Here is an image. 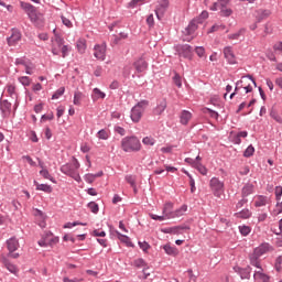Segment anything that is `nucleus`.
<instances>
[{"instance_id":"f704fd0d","label":"nucleus","mask_w":282,"mask_h":282,"mask_svg":"<svg viewBox=\"0 0 282 282\" xmlns=\"http://www.w3.org/2000/svg\"><path fill=\"white\" fill-rule=\"evenodd\" d=\"M132 265L134 268L143 269V272H145V270H147V262L142 258H138V259L133 260Z\"/></svg>"},{"instance_id":"dca6fc26","label":"nucleus","mask_w":282,"mask_h":282,"mask_svg":"<svg viewBox=\"0 0 282 282\" xmlns=\"http://www.w3.org/2000/svg\"><path fill=\"white\" fill-rule=\"evenodd\" d=\"M166 10H169V0H159V6L155 9L156 18L162 19Z\"/></svg>"},{"instance_id":"4d7b16f0","label":"nucleus","mask_w":282,"mask_h":282,"mask_svg":"<svg viewBox=\"0 0 282 282\" xmlns=\"http://www.w3.org/2000/svg\"><path fill=\"white\" fill-rule=\"evenodd\" d=\"M62 23L66 28H73L74 24L72 23V20H69V17L62 15Z\"/></svg>"},{"instance_id":"09e8293b","label":"nucleus","mask_w":282,"mask_h":282,"mask_svg":"<svg viewBox=\"0 0 282 282\" xmlns=\"http://www.w3.org/2000/svg\"><path fill=\"white\" fill-rule=\"evenodd\" d=\"M252 155H254V147L249 145L245 152H243V156L245 158H252Z\"/></svg>"},{"instance_id":"412c9836","label":"nucleus","mask_w":282,"mask_h":282,"mask_svg":"<svg viewBox=\"0 0 282 282\" xmlns=\"http://www.w3.org/2000/svg\"><path fill=\"white\" fill-rule=\"evenodd\" d=\"M163 250L165 254H169L170 257H177V254H180V250L176 247L171 246V243L164 245Z\"/></svg>"},{"instance_id":"052dcab7","label":"nucleus","mask_w":282,"mask_h":282,"mask_svg":"<svg viewBox=\"0 0 282 282\" xmlns=\"http://www.w3.org/2000/svg\"><path fill=\"white\" fill-rule=\"evenodd\" d=\"M74 226H87V223H67L64 225V228H74Z\"/></svg>"},{"instance_id":"a19ab883","label":"nucleus","mask_w":282,"mask_h":282,"mask_svg":"<svg viewBox=\"0 0 282 282\" xmlns=\"http://www.w3.org/2000/svg\"><path fill=\"white\" fill-rule=\"evenodd\" d=\"M40 175H42L44 180H50V182H53V184H56V181L54 180V177H52V174H50V171H47V169L41 170Z\"/></svg>"},{"instance_id":"774afa93","label":"nucleus","mask_w":282,"mask_h":282,"mask_svg":"<svg viewBox=\"0 0 282 282\" xmlns=\"http://www.w3.org/2000/svg\"><path fill=\"white\" fill-rule=\"evenodd\" d=\"M281 213H282V202L280 200L276 203L274 215H281Z\"/></svg>"},{"instance_id":"4c0bfd02","label":"nucleus","mask_w":282,"mask_h":282,"mask_svg":"<svg viewBox=\"0 0 282 282\" xmlns=\"http://www.w3.org/2000/svg\"><path fill=\"white\" fill-rule=\"evenodd\" d=\"M187 210H188V206L186 205L181 206L178 209L174 212L173 219H175V217L184 216V213H186Z\"/></svg>"},{"instance_id":"0e129e2a","label":"nucleus","mask_w":282,"mask_h":282,"mask_svg":"<svg viewBox=\"0 0 282 282\" xmlns=\"http://www.w3.org/2000/svg\"><path fill=\"white\" fill-rule=\"evenodd\" d=\"M281 195H282V186L275 187V199L276 202H281Z\"/></svg>"},{"instance_id":"9d476101","label":"nucleus","mask_w":282,"mask_h":282,"mask_svg":"<svg viewBox=\"0 0 282 282\" xmlns=\"http://www.w3.org/2000/svg\"><path fill=\"white\" fill-rule=\"evenodd\" d=\"M56 243H58V237H56L50 232H47L39 241V246H41V248H47V246H50L52 248V246H56Z\"/></svg>"},{"instance_id":"c9c22d12","label":"nucleus","mask_w":282,"mask_h":282,"mask_svg":"<svg viewBox=\"0 0 282 282\" xmlns=\"http://www.w3.org/2000/svg\"><path fill=\"white\" fill-rule=\"evenodd\" d=\"M77 50L79 54H85V50H87V40L86 39H79L77 41Z\"/></svg>"},{"instance_id":"bf43d9fd","label":"nucleus","mask_w":282,"mask_h":282,"mask_svg":"<svg viewBox=\"0 0 282 282\" xmlns=\"http://www.w3.org/2000/svg\"><path fill=\"white\" fill-rule=\"evenodd\" d=\"M195 53L197 54V56H199V58H203V56L206 55V48H204V46H197L195 48Z\"/></svg>"},{"instance_id":"f8f14e48","label":"nucleus","mask_w":282,"mask_h":282,"mask_svg":"<svg viewBox=\"0 0 282 282\" xmlns=\"http://www.w3.org/2000/svg\"><path fill=\"white\" fill-rule=\"evenodd\" d=\"M176 52H178L180 56H183V58H193V47L188 44L178 45L176 46Z\"/></svg>"},{"instance_id":"69168bd1","label":"nucleus","mask_w":282,"mask_h":282,"mask_svg":"<svg viewBox=\"0 0 282 282\" xmlns=\"http://www.w3.org/2000/svg\"><path fill=\"white\" fill-rule=\"evenodd\" d=\"M115 132L118 133L119 135H126L127 134V130H124V128H122L120 126L115 127Z\"/></svg>"},{"instance_id":"b1692460","label":"nucleus","mask_w":282,"mask_h":282,"mask_svg":"<svg viewBox=\"0 0 282 282\" xmlns=\"http://www.w3.org/2000/svg\"><path fill=\"white\" fill-rule=\"evenodd\" d=\"M166 111V99L161 100L158 106L154 108V116H162Z\"/></svg>"},{"instance_id":"2f4dec72","label":"nucleus","mask_w":282,"mask_h":282,"mask_svg":"<svg viewBox=\"0 0 282 282\" xmlns=\"http://www.w3.org/2000/svg\"><path fill=\"white\" fill-rule=\"evenodd\" d=\"M34 186H36V191H42L43 193H52L53 191L52 185L40 184L36 181H34Z\"/></svg>"},{"instance_id":"a211bd4d","label":"nucleus","mask_w":282,"mask_h":282,"mask_svg":"<svg viewBox=\"0 0 282 282\" xmlns=\"http://www.w3.org/2000/svg\"><path fill=\"white\" fill-rule=\"evenodd\" d=\"M258 271L254 272L253 279L256 281L270 282V276L263 273V269L261 268V263H259Z\"/></svg>"},{"instance_id":"49530a36","label":"nucleus","mask_w":282,"mask_h":282,"mask_svg":"<svg viewBox=\"0 0 282 282\" xmlns=\"http://www.w3.org/2000/svg\"><path fill=\"white\" fill-rule=\"evenodd\" d=\"M59 52L62 53V57L65 58L72 52V46L63 44Z\"/></svg>"},{"instance_id":"de8ad7c7","label":"nucleus","mask_w":282,"mask_h":282,"mask_svg":"<svg viewBox=\"0 0 282 282\" xmlns=\"http://www.w3.org/2000/svg\"><path fill=\"white\" fill-rule=\"evenodd\" d=\"M208 19V11H203L198 18L194 19V21H197V23H204Z\"/></svg>"},{"instance_id":"aec40b11","label":"nucleus","mask_w":282,"mask_h":282,"mask_svg":"<svg viewBox=\"0 0 282 282\" xmlns=\"http://www.w3.org/2000/svg\"><path fill=\"white\" fill-rule=\"evenodd\" d=\"M19 240L17 239V237H12L9 240H7V248L9 250V252H17V250H19Z\"/></svg>"},{"instance_id":"338daca9","label":"nucleus","mask_w":282,"mask_h":282,"mask_svg":"<svg viewBox=\"0 0 282 282\" xmlns=\"http://www.w3.org/2000/svg\"><path fill=\"white\" fill-rule=\"evenodd\" d=\"M273 50L275 54H282V42H278L274 44Z\"/></svg>"},{"instance_id":"6ab92c4d","label":"nucleus","mask_w":282,"mask_h":282,"mask_svg":"<svg viewBox=\"0 0 282 282\" xmlns=\"http://www.w3.org/2000/svg\"><path fill=\"white\" fill-rule=\"evenodd\" d=\"M34 217H36L40 228H45V226H47V224L45 223L47 216L41 209H34Z\"/></svg>"},{"instance_id":"bb28decb","label":"nucleus","mask_w":282,"mask_h":282,"mask_svg":"<svg viewBox=\"0 0 282 282\" xmlns=\"http://www.w3.org/2000/svg\"><path fill=\"white\" fill-rule=\"evenodd\" d=\"M197 20L191 22L188 26L185 29L184 34H186L187 36H192V34H195V32L197 31Z\"/></svg>"},{"instance_id":"ddd939ff","label":"nucleus","mask_w":282,"mask_h":282,"mask_svg":"<svg viewBox=\"0 0 282 282\" xmlns=\"http://www.w3.org/2000/svg\"><path fill=\"white\" fill-rule=\"evenodd\" d=\"M94 56L98 61H105L107 56V44H97L94 47Z\"/></svg>"},{"instance_id":"39448f33","label":"nucleus","mask_w":282,"mask_h":282,"mask_svg":"<svg viewBox=\"0 0 282 282\" xmlns=\"http://www.w3.org/2000/svg\"><path fill=\"white\" fill-rule=\"evenodd\" d=\"M173 203H165L162 210V216H158L155 214H149L154 221H166V219H173Z\"/></svg>"},{"instance_id":"5fc2aeb1","label":"nucleus","mask_w":282,"mask_h":282,"mask_svg":"<svg viewBox=\"0 0 282 282\" xmlns=\"http://www.w3.org/2000/svg\"><path fill=\"white\" fill-rule=\"evenodd\" d=\"M143 144H145L147 147H153V144H155V140L152 137H145L142 140Z\"/></svg>"},{"instance_id":"7ed1b4c3","label":"nucleus","mask_w":282,"mask_h":282,"mask_svg":"<svg viewBox=\"0 0 282 282\" xmlns=\"http://www.w3.org/2000/svg\"><path fill=\"white\" fill-rule=\"evenodd\" d=\"M22 10L28 14L29 19H31L32 23H39L43 21V14L36 10V8L28 2H20Z\"/></svg>"},{"instance_id":"f03ea898","label":"nucleus","mask_w":282,"mask_h":282,"mask_svg":"<svg viewBox=\"0 0 282 282\" xmlns=\"http://www.w3.org/2000/svg\"><path fill=\"white\" fill-rule=\"evenodd\" d=\"M78 169H80V163H78V160L74 159L72 163L62 165L61 172L64 173V175L73 177L75 182H80V174H78Z\"/></svg>"},{"instance_id":"13d9d810","label":"nucleus","mask_w":282,"mask_h":282,"mask_svg":"<svg viewBox=\"0 0 282 282\" xmlns=\"http://www.w3.org/2000/svg\"><path fill=\"white\" fill-rule=\"evenodd\" d=\"M63 94H65V87H61L59 89H57L55 94L52 96V99L57 100V98H61Z\"/></svg>"},{"instance_id":"4468645a","label":"nucleus","mask_w":282,"mask_h":282,"mask_svg":"<svg viewBox=\"0 0 282 282\" xmlns=\"http://www.w3.org/2000/svg\"><path fill=\"white\" fill-rule=\"evenodd\" d=\"M253 204L256 208H263V206H268L269 204H272V199L268 196L257 195L253 198Z\"/></svg>"},{"instance_id":"ea45409f","label":"nucleus","mask_w":282,"mask_h":282,"mask_svg":"<svg viewBox=\"0 0 282 282\" xmlns=\"http://www.w3.org/2000/svg\"><path fill=\"white\" fill-rule=\"evenodd\" d=\"M12 108V104H10V101L8 100H2L0 102V109L3 113H8V111H10V109Z\"/></svg>"},{"instance_id":"9b49d317","label":"nucleus","mask_w":282,"mask_h":282,"mask_svg":"<svg viewBox=\"0 0 282 282\" xmlns=\"http://www.w3.org/2000/svg\"><path fill=\"white\" fill-rule=\"evenodd\" d=\"M22 34L19 29H12L11 30V35L7 39V43L10 47H14V45H19L21 42Z\"/></svg>"},{"instance_id":"a18cd8bd","label":"nucleus","mask_w":282,"mask_h":282,"mask_svg":"<svg viewBox=\"0 0 282 282\" xmlns=\"http://www.w3.org/2000/svg\"><path fill=\"white\" fill-rule=\"evenodd\" d=\"M19 83H21V85H23L24 87H30L32 79H30V77L28 76H22L19 78Z\"/></svg>"},{"instance_id":"e433bc0d","label":"nucleus","mask_w":282,"mask_h":282,"mask_svg":"<svg viewBox=\"0 0 282 282\" xmlns=\"http://www.w3.org/2000/svg\"><path fill=\"white\" fill-rule=\"evenodd\" d=\"M116 235H117L119 241H121V243H124V245L128 246V247H131V246H132V243H131V238H129V237H127V236L120 234V231H116Z\"/></svg>"},{"instance_id":"6e6552de","label":"nucleus","mask_w":282,"mask_h":282,"mask_svg":"<svg viewBox=\"0 0 282 282\" xmlns=\"http://www.w3.org/2000/svg\"><path fill=\"white\" fill-rule=\"evenodd\" d=\"M209 188L214 197H217L218 199L221 198V195H224V182L217 177H213L209 181Z\"/></svg>"},{"instance_id":"393cba45","label":"nucleus","mask_w":282,"mask_h":282,"mask_svg":"<svg viewBox=\"0 0 282 282\" xmlns=\"http://www.w3.org/2000/svg\"><path fill=\"white\" fill-rule=\"evenodd\" d=\"M83 100H85V94H83V91L76 90L74 93L73 105L80 107V105H83Z\"/></svg>"},{"instance_id":"c03bdc74","label":"nucleus","mask_w":282,"mask_h":282,"mask_svg":"<svg viewBox=\"0 0 282 282\" xmlns=\"http://www.w3.org/2000/svg\"><path fill=\"white\" fill-rule=\"evenodd\" d=\"M97 137L99 138V140H109V132L105 129L99 130Z\"/></svg>"},{"instance_id":"0eeeda50","label":"nucleus","mask_w":282,"mask_h":282,"mask_svg":"<svg viewBox=\"0 0 282 282\" xmlns=\"http://www.w3.org/2000/svg\"><path fill=\"white\" fill-rule=\"evenodd\" d=\"M253 87H257V82L250 76H245L236 83V91L245 89V94H250Z\"/></svg>"},{"instance_id":"603ef678","label":"nucleus","mask_w":282,"mask_h":282,"mask_svg":"<svg viewBox=\"0 0 282 282\" xmlns=\"http://www.w3.org/2000/svg\"><path fill=\"white\" fill-rule=\"evenodd\" d=\"M173 83L176 85V87L182 88V76L180 74L175 73L173 77Z\"/></svg>"},{"instance_id":"58836bf2","label":"nucleus","mask_w":282,"mask_h":282,"mask_svg":"<svg viewBox=\"0 0 282 282\" xmlns=\"http://www.w3.org/2000/svg\"><path fill=\"white\" fill-rule=\"evenodd\" d=\"M194 169H197L200 175H208V169L204 166L200 162L194 163Z\"/></svg>"},{"instance_id":"f257e3e1","label":"nucleus","mask_w":282,"mask_h":282,"mask_svg":"<svg viewBox=\"0 0 282 282\" xmlns=\"http://www.w3.org/2000/svg\"><path fill=\"white\" fill-rule=\"evenodd\" d=\"M121 149L124 153H135L142 149V143L137 137H126L121 140Z\"/></svg>"},{"instance_id":"a878e982","label":"nucleus","mask_w":282,"mask_h":282,"mask_svg":"<svg viewBox=\"0 0 282 282\" xmlns=\"http://www.w3.org/2000/svg\"><path fill=\"white\" fill-rule=\"evenodd\" d=\"M4 268H7V270H9V272H11V274H17V272H19V269L17 268V265L10 263V261H8V259H6V257H2L1 259Z\"/></svg>"},{"instance_id":"423d86ee","label":"nucleus","mask_w":282,"mask_h":282,"mask_svg":"<svg viewBox=\"0 0 282 282\" xmlns=\"http://www.w3.org/2000/svg\"><path fill=\"white\" fill-rule=\"evenodd\" d=\"M147 107H149V101L142 100V101L138 102L131 109L130 118H131L132 122H139L140 120H142V116H143Z\"/></svg>"},{"instance_id":"6e6d98bb","label":"nucleus","mask_w":282,"mask_h":282,"mask_svg":"<svg viewBox=\"0 0 282 282\" xmlns=\"http://www.w3.org/2000/svg\"><path fill=\"white\" fill-rule=\"evenodd\" d=\"M144 0H132L128 3V8H138V6H143Z\"/></svg>"},{"instance_id":"4be33fe9","label":"nucleus","mask_w":282,"mask_h":282,"mask_svg":"<svg viewBox=\"0 0 282 282\" xmlns=\"http://www.w3.org/2000/svg\"><path fill=\"white\" fill-rule=\"evenodd\" d=\"M147 67H149V64L147 63V61H144V58H139L134 62V68L139 72H147Z\"/></svg>"},{"instance_id":"72a5a7b5","label":"nucleus","mask_w":282,"mask_h":282,"mask_svg":"<svg viewBox=\"0 0 282 282\" xmlns=\"http://www.w3.org/2000/svg\"><path fill=\"white\" fill-rule=\"evenodd\" d=\"M235 217L238 219H250V217H252V212H250V209H242L241 212L236 213Z\"/></svg>"},{"instance_id":"79ce46f5","label":"nucleus","mask_w":282,"mask_h":282,"mask_svg":"<svg viewBox=\"0 0 282 282\" xmlns=\"http://www.w3.org/2000/svg\"><path fill=\"white\" fill-rule=\"evenodd\" d=\"M251 230L252 229L250 228V226H246V225L239 226L240 235H242L243 237H248V235H250Z\"/></svg>"},{"instance_id":"5701e85b","label":"nucleus","mask_w":282,"mask_h":282,"mask_svg":"<svg viewBox=\"0 0 282 282\" xmlns=\"http://www.w3.org/2000/svg\"><path fill=\"white\" fill-rule=\"evenodd\" d=\"M193 119V113L188 110H183L180 116V122L181 124H188L191 120Z\"/></svg>"},{"instance_id":"473e14b6","label":"nucleus","mask_w":282,"mask_h":282,"mask_svg":"<svg viewBox=\"0 0 282 282\" xmlns=\"http://www.w3.org/2000/svg\"><path fill=\"white\" fill-rule=\"evenodd\" d=\"M243 34H246V29H240L236 33H231V34L227 35V39L229 41H239V39H241V36H243Z\"/></svg>"},{"instance_id":"cd10ccee","label":"nucleus","mask_w":282,"mask_h":282,"mask_svg":"<svg viewBox=\"0 0 282 282\" xmlns=\"http://www.w3.org/2000/svg\"><path fill=\"white\" fill-rule=\"evenodd\" d=\"M106 94L99 88L93 89L91 98L96 102V100H105Z\"/></svg>"},{"instance_id":"3c124183","label":"nucleus","mask_w":282,"mask_h":282,"mask_svg":"<svg viewBox=\"0 0 282 282\" xmlns=\"http://www.w3.org/2000/svg\"><path fill=\"white\" fill-rule=\"evenodd\" d=\"M224 30H226L224 24H214L209 32H224Z\"/></svg>"},{"instance_id":"20e7f679","label":"nucleus","mask_w":282,"mask_h":282,"mask_svg":"<svg viewBox=\"0 0 282 282\" xmlns=\"http://www.w3.org/2000/svg\"><path fill=\"white\" fill-rule=\"evenodd\" d=\"M267 252H270V245L262 243L258 248L253 250V253L250 254V263L254 265V268H259V258L263 257Z\"/></svg>"},{"instance_id":"680f3d73","label":"nucleus","mask_w":282,"mask_h":282,"mask_svg":"<svg viewBox=\"0 0 282 282\" xmlns=\"http://www.w3.org/2000/svg\"><path fill=\"white\" fill-rule=\"evenodd\" d=\"M139 247L141 250H143V252H147L151 248V245H149L147 241H139Z\"/></svg>"},{"instance_id":"864d4df0","label":"nucleus","mask_w":282,"mask_h":282,"mask_svg":"<svg viewBox=\"0 0 282 282\" xmlns=\"http://www.w3.org/2000/svg\"><path fill=\"white\" fill-rule=\"evenodd\" d=\"M204 113H208L210 116V118H215V120H217V118H219V113H217V111H214L210 108H205Z\"/></svg>"},{"instance_id":"37998d69","label":"nucleus","mask_w":282,"mask_h":282,"mask_svg":"<svg viewBox=\"0 0 282 282\" xmlns=\"http://www.w3.org/2000/svg\"><path fill=\"white\" fill-rule=\"evenodd\" d=\"M219 10H220V17H230V14H232V9L228 7L219 8Z\"/></svg>"},{"instance_id":"8fccbe9b","label":"nucleus","mask_w":282,"mask_h":282,"mask_svg":"<svg viewBox=\"0 0 282 282\" xmlns=\"http://www.w3.org/2000/svg\"><path fill=\"white\" fill-rule=\"evenodd\" d=\"M7 91H8L9 96H11V97L17 96V86L13 84H9L7 86Z\"/></svg>"},{"instance_id":"e2e57ef3","label":"nucleus","mask_w":282,"mask_h":282,"mask_svg":"<svg viewBox=\"0 0 282 282\" xmlns=\"http://www.w3.org/2000/svg\"><path fill=\"white\" fill-rule=\"evenodd\" d=\"M88 208L91 210V213H94L96 215V213H98L99 208H98V204L90 202L88 204Z\"/></svg>"},{"instance_id":"c756f323","label":"nucleus","mask_w":282,"mask_h":282,"mask_svg":"<svg viewBox=\"0 0 282 282\" xmlns=\"http://www.w3.org/2000/svg\"><path fill=\"white\" fill-rule=\"evenodd\" d=\"M254 193V185L251 183H247L241 191L242 197H248Z\"/></svg>"},{"instance_id":"1a4fd4ad","label":"nucleus","mask_w":282,"mask_h":282,"mask_svg":"<svg viewBox=\"0 0 282 282\" xmlns=\"http://www.w3.org/2000/svg\"><path fill=\"white\" fill-rule=\"evenodd\" d=\"M53 32L55 35L52 39V54H54V56H58L63 45H65V40H63V37L56 33V30Z\"/></svg>"},{"instance_id":"c85d7f7f","label":"nucleus","mask_w":282,"mask_h":282,"mask_svg":"<svg viewBox=\"0 0 282 282\" xmlns=\"http://www.w3.org/2000/svg\"><path fill=\"white\" fill-rule=\"evenodd\" d=\"M104 173L102 171L98 172L97 174H91L88 173L84 176L85 182H87L88 184H94V182H96L97 177H102Z\"/></svg>"},{"instance_id":"7c9ffc66","label":"nucleus","mask_w":282,"mask_h":282,"mask_svg":"<svg viewBox=\"0 0 282 282\" xmlns=\"http://www.w3.org/2000/svg\"><path fill=\"white\" fill-rule=\"evenodd\" d=\"M270 14H272L271 10H260V11H258L257 23H261V21L268 19V17H270Z\"/></svg>"},{"instance_id":"2eb2a0df","label":"nucleus","mask_w":282,"mask_h":282,"mask_svg":"<svg viewBox=\"0 0 282 282\" xmlns=\"http://www.w3.org/2000/svg\"><path fill=\"white\" fill-rule=\"evenodd\" d=\"M223 53L229 65H237V56H235V51L230 46L225 47Z\"/></svg>"},{"instance_id":"f3484780","label":"nucleus","mask_w":282,"mask_h":282,"mask_svg":"<svg viewBox=\"0 0 282 282\" xmlns=\"http://www.w3.org/2000/svg\"><path fill=\"white\" fill-rule=\"evenodd\" d=\"M182 230H188V227L186 226L167 227V228H162L161 232H164V235H182Z\"/></svg>"}]
</instances>
